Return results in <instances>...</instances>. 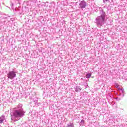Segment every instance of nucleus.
<instances>
[{"mask_svg": "<svg viewBox=\"0 0 127 127\" xmlns=\"http://www.w3.org/2000/svg\"><path fill=\"white\" fill-rule=\"evenodd\" d=\"M34 2H35L36 3L37 0H33Z\"/></svg>", "mask_w": 127, "mask_h": 127, "instance_id": "17", "label": "nucleus"}, {"mask_svg": "<svg viewBox=\"0 0 127 127\" xmlns=\"http://www.w3.org/2000/svg\"><path fill=\"white\" fill-rule=\"evenodd\" d=\"M114 99H115V100L116 101H120V100H121V99H120L119 97H114Z\"/></svg>", "mask_w": 127, "mask_h": 127, "instance_id": "12", "label": "nucleus"}, {"mask_svg": "<svg viewBox=\"0 0 127 127\" xmlns=\"http://www.w3.org/2000/svg\"><path fill=\"white\" fill-rule=\"evenodd\" d=\"M74 89L75 90V92H80V91L82 90V89L80 88V86H76Z\"/></svg>", "mask_w": 127, "mask_h": 127, "instance_id": "8", "label": "nucleus"}, {"mask_svg": "<svg viewBox=\"0 0 127 127\" xmlns=\"http://www.w3.org/2000/svg\"><path fill=\"white\" fill-rule=\"evenodd\" d=\"M15 110L13 113V116L18 120H20L22 117H24L25 112L22 108V104H19L15 108Z\"/></svg>", "mask_w": 127, "mask_h": 127, "instance_id": "2", "label": "nucleus"}, {"mask_svg": "<svg viewBox=\"0 0 127 127\" xmlns=\"http://www.w3.org/2000/svg\"><path fill=\"white\" fill-rule=\"evenodd\" d=\"M99 13L100 15L95 18V23L97 27L101 28V27H104L107 20L106 19V12L104 9H102Z\"/></svg>", "mask_w": 127, "mask_h": 127, "instance_id": "1", "label": "nucleus"}, {"mask_svg": "<svg viewBox=\"0 0 127 127\" xmlns=\"http://www.w3.org/2000/svg\"><path fill=\"white\" fill-rule=\"evenodd\" d=\"M8 79H10V80H12V79H14L16 77V72L14 71H11L8 72L7 74Z\"/></svg>", "mask_w": 127, "mask_h": 127, "instance_id": "3", "label": "nucleus"}, {"mask_svg": "<svg viewBox=\"0 0 127 127\" xmlns=\"http://www.w3.org/2000/svg\"><path fill=\"white\" fill-rule=\"evenodd\" d=\"M3 121H5V116L2 115L1 117H0V124L3 123Z\"/></svg>", "mask_w": 127, "mask_h": 127, "instance_id": "6", "label": "nucleus"}, {"mask_svg": "<svg viewBox=\"0 0 127 127\" xmlns=\"http://www.w3.org/2000/svg\"><path fill=\"white\" fill-rule=\"evenodd\" d=\"M79 6L80 8L82 9L86 8V6H87V2L85 1H81L79 4Z\"/></svg>", "mask_w": 127, "mask_h": 127, "instance_id": "4", "label": "nucleus"}, {"mask_svg": "<svg viewBox=\"0 0 127 127\" xmlns=\"http://www.w3.org/2000/svg\"><path fill=\"white\" fill-rule=\"evenodd\" d=\"M84 124H85V120H84L83 119L79 123L80 126H84Z\"/></svg>", "mask_w": 127, "mask_h": 127, "instance_id": "9", "label": "nucleus"}, {"mask_svg": "<svg viewBox=\"0 0 127 127\" xmlns=\"http://www.w3.org/2000/svg\"><path fill=\"white\" fill-rule=\"evenodd\" d=\"M84 86H85V88H87V87H88V84H87V83H86L85 84Z\"/></svg>", "mask_w": 127, "mask_h": 127, "instance_id": "15", "label": "nucleus"}, {"mask_svg": "<svg viewBox=\"0 0 127 127\" xmlns=\"http://www.w3.org/2000/svg\"><path fill=\"white\" fill-rule=\"evenodd\" d=\"M15 3L16 4H17V3H19L20 1H21V0H14Z\"/></svg>", "mask_w": 127, "mask_h": 127, "instance_id": "11", "label": "nucleus"}, {"mask_svg": "<svg viewBox=\"0 0 127 127\" xmlns=\"http://www.w3.org/2000/svg\"><path fill=\"white\" fill-rule=\"evenodd\" d=\"M66 127H75V125H74V123L70 122L69 123L67 124Z\"/></svg>", "mask_w": 127, "mask_h": 127, "instance_id": "7", "label": "nucleus"}, {"mask_svg": "<svg viewBox=\"0 0 127 127\" xmlns=\"http://www.w3.org/2000/svg\"><path fill=\"white\" fill-rule=\"evenodd\" d=\"M35 104H36L37 103V100L34 101Z\"/></svg>", "mask_w": 127, "mask_h": 127, "instance_id": "16", "label": "nucleus"}, {"mask_svg": "<svg viewBox=\"0 0 127 127\" xmlns=\"http://www.w3.org/2000/svg\"><path fill=\"white\" fill-rule=\"evenodd\" d=\"M109 0H103V2H104V3H105V2H108V1H109Z\"/></svg>", "mask_w": 127, "mask_h": 127, "instance_id": "14", "label": "nucleus"}, {"mask_svg": "<svg viewBox=\"0 0 127 127\" xmlns=\"http://www.w3.org/2000/svg\"><path fill=\"white\" fill-rule=\"evenodd\" d=\"M120 94H118V96H121L122 95V97H124V93H125V91L124 90V88H119V89Z\"/></svg>", "mask_w": 127, "mask_h": 127, "instance_id": "5", "label": "nucleus"}, {"mask_svg": "<svg viewBox=\"0 0 127 127\" xmlns=\"http://www.w3.org/2000/svg\"><path fill=\"white\" fill-rule=\"evenodd\" d=\"M91 76H92V73H88L86 76V78H87V79H89L91 78Z\"/></svg>", "mask_w": 127, "mask_h": 127, "instance_id": "10", "label": "nucleus"}, {"mask_svg": "<svg viewBox=\"0 0 127 127\" xmlns=\"http://www.w3.org/2000/svg\"><path fill=\"white\" fill-rule=\"evenodd\" d=\"M112 22H113V21L112 20H110V22L108 23L107 24H108L109 25H111Z\"/></svg>", "mask_w": 127, "mask_h": 127, "instance_id": "13", "label": "nucleus"}, {"mask_svg": "<svg viewBox=\"0 0 127 127\" xmlns=\"http://www.w3.org/2000/svg\"><path fill=\"white\" fill-rule=\"evenodd\" d=\"M12 5H13V3H12Z\"/></svg>", "mask_w": 127, "mask_h": 127, "instance_id": "18", "label": "nucleus"}]
</instances>
